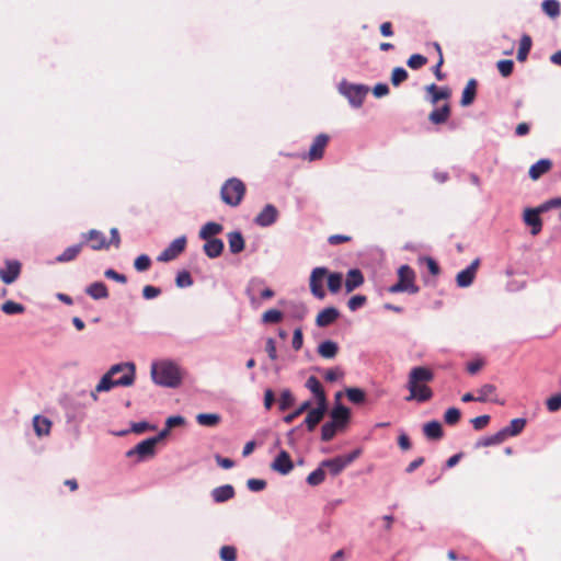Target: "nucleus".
Masks as SVG:
<instances>
[{"instance_id": "nucleus-1", "label": "nucleus", "mask_w": 561, "mask_h": 561, "mask_svg": "<svg viewBox=\"0 0 561 561\" xmlns=\"http://www.w3.org/2000/svg\"><path fill=\"white\" fill-rule=\"evenodd\" d=\"M136 366L131 362L115 364L102 376L95 386L96 392H106L114 387H129L135 382Z\"/></svg>"}, {"instance_id": "nucleus-2", "label": "nucleus", "mask_w": 561, "mask_h": 561, "mask_svg": "<svg viewBox=\"0 0 561 561\" xmlns=\"http://www.w3.org/2000/svg\"><path fill=\"white\" fill-rule=\"evenodd\" d=\"M434 379L433 371L425 366L413 367L408 377L407 389L410 394L407 401L426 402L433 398L432 389L426 385Z\"/></svg>"}, {"instance_id": "nucleus-3", "label": "nucleus", "mask_w": 561, "mask_h": 561, "mask_svg": "<svg viewBox=\"0 0 561 561\" xmlns=\"http://www.w3.org/2000/svg\"><path fill=\"white\" fill-rule=\"evenodd\" d=\"M151 377L157 385L168 388H176L182 381L179 366L171 360L153 363Z\"/></svg>"}, {"instance_id": "nucleus-4", "label": "nucleus", "mask_w": 561, "mask_h": 561, "mask_svg": "<svg viewBox=\"0 0 561 561\" xmlns=\"http://www.w3.org/2000/svg\"><path fill=\"white\" fill-rule=\"evenodd\" d=\"M245 194L244 183L237 179H228L221 186L220 197L222 202L231 207H237L243 199Z\"/></svg>"}, {"instance_id": "nucleus-5", "label": "nucleus", "mask_w": 561, "mask_h": 561, "mask_svg": "<svg viewBox=\"0 0 561 561\" xmlns=\"http://www.w3.org/2000/svg\"><path fill=\"white\" fill-rule=\"evenodd\" d=\"M398 282L388 288L391 294H417L420 287L415 285V273L409 265H401L398 270Z\"/></svg>"}, {"instance_id": "nucleus-6", "label": "nucleus", "mask_w": 561, "mask_h": 561, "mask_svg": "<svg viewBox=\"0 0 561 561\" xmlns=\"http://www.w3.org/2000/svg\"><path fill=\"white\" fill-rule=\"evenodd\" d=\"M337 90L347 99L352 107L358 108L363 105L369 88L365 84L351 83L346 80H342L339 83Z\"/></svg>"}, {"instance_id": "nucleus-7", "label": "nucleus", "mask_w": 561, "mask_h": 561, "mask_svg": "<svg viewBox=\"0 0 561 561\" xmlns=\"http://www.w3.org/2000/svg\"><path fill=\"white\" fill-rule=\"evenodd\" d=\"M327 275L328 268L322 266L313 268L310 275V291L316 298L321 300L324 299L327 295L323 288V282Z\"/></svg>"}, {"instance_id": "nucleus-8", "label": "nucleus", "mask_w": 561, "mask_h": 561, "mask_svg": "<svg viewBox=\"0 0 561 561\" xmlns=\"http://www.w3.org/2000/svg\"><path fill=\"white\" fill-rule=\"evenodd\" d=\"M186 237L181 236L174 239L157 257L159 262H170L176 259L186 247Z\"/></svg>"}, {"instance_id": "nucleus-9", "label": "nucleus", "mask_w": 561, "mask_h": 561, "mask_svg": "<svg viewBox=\"0 0 561 561\" xmlns=\"http://www.w3.org/2000/svg\"><path fill=\"white\" fill-rule=\"evenodd\" d=\"M154 439L150 437L138 443L134 448L127 450L126 457L130 458L134 456L138 457V461H142L147 458H151L156 455Z\"/></svg>"}, {"instance_id": "nucleus-10", "label": "nucleus", "mask_w": 561, "mask_h": 561, "mask_svg": "<svg viewBox=\"0 0 561 561\" xmlns=\"http://www.w3.org/2000/svg\"><path fill=\"white\" fill-rule=\"evenodd\" d=\"M81 238L83 245L85 244V242H90V248L93 251L108 249L110 247V243L107 242L105 234L96 229H91L88 232L82 233Z\"/></svg>"}, {"instance_id": "nucleus-11", "label": "nucleus", "mask_w": 561, "mask_h": 561, "mask_svg": "<svg viewBox=\"0 0 561 561\" xmlns=\"http://www.w3.org/2000/svg\"><path fill=\"white\" fill-rule=\"evenodd\" d=\"M21 274V263L18 260H7L4 267L0 268V279L10 285L14 283Z\"/></svg>"}, {"instance_id": "nucleus-12", "label": "nucleus", "mask_w": 561, "mask_h": 561, "mask_svg": "<svg viewBox=\"0 0 561 561\" xmlns=\"http://www.w3.org/2000/svg\"><path fill=\"white\" fill-rule=\"evenodd\" d=\"M277 218H278V210H277V208L274 205H272V204H267L255 216L254 222L259 227L266 228V227H270L273 224H275Z\"/></svg>"}, {"instance_id": "nucleus-13", "label": "nucleus", "mask_w": 561, "mask_h": 561, "mask_svg": "<svg viewBox=\"0 0 561 561\" xmlns=\"http://www.w3.org/2000/svg\"><path fill=\"white\" fill-rule=\"evenodd\" d=\"M271 468L283 476L288 474L294 468L289 454L286 450H280L271 463Z\"/></svg>"}, {"instance_id": "nucleus-14", "label": "nucleus", "mask_w": 561, "mask_h": 561, "mask_svg": "<svg viewBox=\"0 0 561 561\" xmlns=\"http://www.w3.org/2000/svg\"><path fill=\"white\" fill-rule=\"evenodd\" d=\"M480 264V260L476 259L471 262L469 266H467L465 270L460 271L457 274L456 283L458 287L466 288L469 287L474 279L477 268Z\"/></svg>"}, {"instance_id": "nucleus-15", "label": "nucleus", "mask_w": 561, "mask_h": 561, "mask_svg": "<svg viewBox=\"0 0 561 561\" xmlns=\"http://www.w3.org/2000/svg\"><path fill=\"white\" fill-rule=\"evenodd\" d=\"M541 213H545V210H539V207L527 208L524 211V221L527 226L531 227L533 236H537L542 229V221L539 217Z\"/></svg>"}, {"instance_id": "nucleus-16", "label": "nucleus", "mask_w": 561, "mask_h": 561, "mask_svg": "<svg viewBox=\"0 0 561 561\" xmlns=\"http://www.w3.org/2000/svg\"><path fill=\"white\" fill-rule=\"evenodd\" d=\"M327 409L328 404H318L317 408L311 409L308 412L304 421V425H306L309 432H312L316 428V426L322 421L327 412Z\"/></svg>"}, {"instance_id": "nucleus-17", "label": "nucleus", "mask_w": 561, "mask_h": 561, "mask_svg": "<svg viewBox=\"0 0 561 561\" xmlns=\"http://www.w3.org/2000/svg\"><path fill=\"white\" fill-rule=\"evenodd\" d=\"M329 141L325 134H319L312 141L308 157L310 161L321 159L323 157L324 148Z\"/></svg>"}, {"instance_id": "nucleus-18", "label": "nucleus", "mask_w": 561, "mask_h": 561, "mask_svg": "<svg viewBox=\"0 0 561 561\" xmlns=\"http://www.w3.org/2000/svg\"><path fill=\"white\" fill-rule=\"evenodd\" d=\"M331 422L344 428L350 422L351 412L345 405L337 403L331 411Z\"/></svg>"}, {"instance_id": "nucleus-19", "label": "nucleus", "mask_w": 561, "mask_h": 561, "mask_svg": "<svg viewBox=\"0 0 561 561\" xmlns=\"http://www.w3.org/2000/svg\"><path fill=\"white\" fill-rule=\"evenodd\" d=\"M340 317V311L335 307H327L322 309L316 319V323L320 328L332 324Z\"/></svg>"}, {"instance_id": "nucleus-20", "label": "nucleus", "mask_w": 561, "mask_h": 561, "mask_svg": "<svg viewBox=\"0 0 561 561\" xmlns=\"http://www.w3.org/2000/svg\"><path fill=\"white\" fill-rule=\"evenodd\" d=\"M306 388L313 393L317 404H328L325 392L317 377L310 376L306 381Z\"/></svg>"}, {"instance_id": "nucleus-21", "label": "nucleus", "mask_w": 561, "mask_h": 561, "mask_svg": "<svg viewBox=\"0 0 561 561\" xmlns=\"http://www.w3.org/2000/svg\"><path fill=\"white\" fill-rule=\"evenodd\" d=\"M364 284V275L358 268H351L346 274L345 289L352 293Z\"/></svg>"}, {"instance_id": "nucleus-22", "label": "nucleus", "mask_w": 561, "mask_h": 561, "mask_svg": "<svg viewBox=\"0 0 561 561\" xmlns=\"http://www.w3.org/2000/svg\"><path fill=\"white\" fill-rule=\"evenodd\" d=\"M234 494V489L231 484L220 485L211 491V497L215 503L227 502L231 500Z\"/></svg>"}, {"instance_id": "nucleus-23", "label": "nucleus", "mask_w": 561, "mask_h": 561, "mask_svg": "<svg viewBox=\"0 0 561 561\" xmlns=\"http://www.w3.org/2000/svg\"><path fill=\"white\" fill-rule=\"evenodd\" d=\"M324 469H329L331 476H339L347 466L341 456L324 459L320 462Z\"/></svg>"}, {"instance_id": "nucleus-24", "label": "nucleus", "mask_w": 561, "mask_h": 561, "mask_svg": "<svg viewBox=\"0 0 561 561\" xmlns=\"http://www.w3.org/2000/svg\"><path fill=\"white\" fill-rule=\"evenodd\" d=\"M205 241L206 242L203 245V250L209 259H216L221 255L225 248L222 240L210 239Z\"/></svg>"}, {"instance_id": "nucleus-25", "label": "nucleus", "mask_w": 561, "mask_h": 561, "mask_svg": "<svg viewBox=\"0 0 561 561\" xmlns=\"http://www.w3.org/2000/svg\"><path fill=\"white\" fill-rule=\"evenodd\" d=\"M229 251L232 254H238L244 250L245 243L243 236L240 231H231L227 234Z\"/></svg>"}, {"instance_id": "nucleus-26", "label": "nucleus", "mask_w": 561, "mask_h": 561, "mask_svg": "<svg viewBox=\"0 0 561 561\" xmlns=\"http://www.w3.org/2000/svg\"><path fill=\"white\" fill-rule=\"evenodd\" d=\"M317 351L321 357L332 359L337 355L339 345L334 341L325 340L319 344Z\"/></svg>"}, {"instance_id": "nucleus-27", "label": "nucleus", "mask_w": 561, "mask_h": 561, "mask_svg": "<svg viewBox=\"0 0 561 561\" xmlns=\"http://www.w3.org/2000/svg\"><path fill=\"white\" fill-rule=\"evenodd\" d=\"M87 295L95 300L105 299L108 297V290L103 282H94L85 288Z\"/></svg>"}, {"instance_id": "nucleus-28", "label": "nucleus", "mask_w": 561, "mask_h": 561, "mask_svg": "<svg viewBox=\"0 0 561 561\" xmlns=\"http://www.w3.org/2000/svg\"><path fill=\"white\" fill-rule=\"evenodd\" d=\"M477 84L476 79H470L467 82L460 100L461 106H469L473 103L477 95Z\"/></svg>"}, {"instance_id": "nucleus-29", "label": "nucleus", "mask_w": 561, "mask_h": 561, "mask_svg": "<svg viewBox=\"0 0 561 561\" xmlns=\"http://www.w3.org/2000/svg\"><path fill=\"white\" fill-rule=\"evenodd\" d=\"M552 167L550 159H540L534 163L529 169V176L531 180H538L542 174L547 173Z\"/></svg>"}, {"instance_id": "nucleus-30", "label": "nucleus", "mask_w": 561, "mask_h": 561, "mask_svg": "<svg viewBox=\"0 0 561 561\" xmlns=\"http://www.w3.org/2000/svg\"><path fill=\"white\" fill-rule=\"evenodd\" d=\"M222 229V225L215 221H208L201 228L198 236L202 240H210L214 239V236L219 234Z\"/></svg>"}, {"instance_id": "nucleus-31", "label": "nucleus", "mask_w": 561, "mask_h": 561, "mask_svg": "<svg viewBox=\"0 0 561 561\" xmlns=\"http://www.w3.org/2000/svg\"><path fill=\"white\" fill-rule=\"evenodd\" d=\"M526 426V419L518 417L511 421L510 425L500 430L502 433H504V437L507 438L508 436H517L523 432V430Z\"/></svg>"}, {"instance_id": "nucleus-32", "label": "nucleus", "mask_w": 561, "mask_h": 561, "mask_svg": "<svg viewBox=\"0 0 561 561\" xmlns=\"http://www.w3.org/2000/svg\"><path fill=\"white\" fill-rule=\"evenodd\" d=\"M83 248V242L73 244L65 249V251L56 257L58 263H67L73 261Z\"/></svg>"}, {"instance_id": "nucleus-33", "label": "nucleus", "mask_w": 561, "mask_h": 561, "mask_svg": "<svg viewBox=\"0 0 561 561\" xmlns=\"http://www.w3.org/2000/svg\"><path fill=\"white\" fill-rule=\"evenodd\" d=\"M423 433L428 439H440L443 437V427L438 421H431L423 426Z\"/></svg>"}, {"instance_id": "nucleus-34", "label": "nucleus", "mask_w": 561, "mask_h": 561, "mask_svg": "<svg viewBox=\"0 0 561 561\" xmlns=\"http://www.w3.org/2000/svg\"><path fill=\"white\" fill-rule=\"evenodd\" d=\"M450 115V107L448 104H444L442 107L439 108H435L434 111H432L428 115V119L433 123V124H443L445 123L448 117Z\"/></svg>"}, {"instance_id": "nucleus-35", "label": "nucleus", "mask_w": 561, "mask_h": 561, "mask_svg": "<svg viewBox=\"0 0 561 561\" xmlns=\"http://www.w3.org/2000/svg\"><path fill=\"white\" fill-rule=\"evenodd\" d=\"M33 426L37 436H44L49 434L51 422L47 417L36 415L33 419Z\"/></svg>"}, {"instance_id": "nucleus-36", "label": "nucleus", "mask_w": 561, "mask_h": 561, "mask_svg": "<svg viewBox=\"0 0 561 561\" xmlns=\"http://www.w3.org/2000/svg\"><path fill=\"white\" fill-rule=\"evenodd\" d=\"M503 434L504 433L499 431L497 433H495L493 435L482 437L476 443V447L480 448V447L500 445L501 443H503L506 439Z\"/></svg>"}, {"instance_id": "nucleus-37", "label": "nucleus", "mask_w": 561, "mask_h": 561, "mask_svg": "<svg viewBox=\"0 0 561 561\" xmlns=\"http://www.w3.org/2000/svg\"><path fill=\"white\" fill-rule=\"evenodd\" d=\"M196 421L202 426L213 427L220 422V415L217 413H199Z\"/></svg>"}, {"instance_id": "nucleus-38", "label": "nucleus", "mask_w": 561, "mask_h": 561, "mask_svg": "<svg viewBox=\"0 0 561 561\" xmlns=\"http://www.w3.org/2000/svg\"><path fill=\"white\" fill-rule=\"evenodd\" d=\"M531 48V38L528 35H523L517 50V60L525 61Z\"/></svg>"}, {"instance_id": "nucleus-39", "label": "nucleus", "mask_w": 561, "mask_h": 561, "mask_svg": "<svg viewBox=\"0 0 561 561\" xmlns=\"http://www.w3.org/2000/svg\"><path fill=\"white\" fill-rule=\"evenodd\" d=\"M426 90L432 94V103H437L439 100L448 99L450 96V91L448 88L439 90L435 83L430 84Z\"/></svg>"}, {"instance_id": "nucleus-40", "label": "nucleus", "mask_w": 561, "mask_h": 561, "mask_svg": "<svg viewBox=\"0 0 561 561\" xmlns=\"http://www.w3.org/2000/svg\"><path fill=\"white\" fill-rule=\"evenodd\" d=\"M541 7L543 12L552 19L560 15V3L558 0H543Z\"/></svg>"}, {"instance_id": "nucleus-41", "label": "nucleus", "mask_w": 561, "mask_h": 561, "mask_svg": "<svg viewBox=\"0 0 561 561\" xmlns=\"http://www.w3.org/2000/svg\"><path fill=\"white\" fill-rule=\"evenodd\" d=\"M339 430L342 428L331 421L324 423L321 428V439L323 442H330Z\"/></svg>"}, {"instance_id": "nucleus-42", "label": "nucleus", "mask_w": 561, "mask_h": 561, "mask_svg": "<svg viewBox=\"0 0 561 561\" xmlns=\"http://www.w3.org/2000/svg\"><path fill=\"white\" fill-rule=\"evenodd\" d=\"M325 479V471L322 465L320 463L319 467L309 473L307 477V483L309 485L316 486L321 484Z\"/></svg>"}, {"instance_id": "nucleus-43", "label": "nucleus", "mask_w": 561, "mask_h": 561, "mask_svg": "<svg viewBox=\"0 0 561 561\" xmlns=\"http://www.w3.org/2000/svg\"><path fill=\"white\" fill-rule=\"evenodd\" d=\"M327 276H328L329 290L332 294H336L342 287L343 275L341 273L335 272V273L328 274Z\"/></svg>"}, {"instance_id": "nucleus-44", "label": "nucleus", "mask_w": 561, "mask_h": 561, "mask_svg": "<svg viewBox=\"0 0 561 561\" xmlns=\"http://www.w3.org/2000/svg\"><path fill=\"white\" fill-rule=\"evenodd\" d=\"M1 310L5 314H19L24 312L25 307L22 304L15 302L13 300H7L1 305Z\"/></svg>"}, {"instance_id": "nucleus-45", "label": "nucleus", "mask_w": 561, "mask_h": 561, "mask_svg": "<svg viewBox=\"0 0 561 561\" xmlns=\"http://www.w3.org/2000/svg\"><path fill=\"white\" fill-rule=\"evenodd\" d=\"M346 396L352 403L362 404L365 401V392L359 388H347Z\"/></svg>"}, {"instance_id": "nucleus-46", "label": "nucleus", "mask_w": 561, "mask_h": 561, "mask_svg": "<svg viewBox=\"0 0 561 561\" xmlns=\"http://www.w3.org/2000/svg\"><path fill=\"white\" fill-rule=\"evenodd\" d=\"M496 388L494 385L485 383L481 388L478 389V396L476 397V401L485 402L489 400L490 396L495 392Z\"/></svg>"}, {"instance_id": "nucleus-47", "label": "nucleus", "mask_w": 561, "mask_h": 561, "mask_svg": "<svg viewBox=\"0 0 561 561\" xmlns=\"http://www.w3.org/2000/svg\"><path fill=\"white\" fill-rule=\"evenodd\" d=\"M311 407L310 401L302 402L298 409H296L294 412L287 414L284 416L283 421L287 424L293 423L295 419H297L301 413L305 411H308Z\"/></svg>"}, {"instance_id": "nucleus-48", "label": "nucleus", "mask_w": 561, "mask_h": 561, "mask_svg": "<svg viewBox=\"0 0 561 561\" xmlns=\"http://www.w3.org/2000/svg\"><path fill=\"white\" fill-rule=\"evenodd\" d=\"M294 401H295V399H294V396L290 392V390L289 389L283 390L280 393V398H279V410L286 411L294 404Z\"/></svg>"}, {"instance_id": "nucleus-49", "label": "nucleus", "mask_w": 561, "mask_h": 561, "mask_svg": "<svg viewBox=\"0 0 561 561\" xmlns=\"http://www.w3.org/2000/svg\"><path fill=\"white\" fill-rule=\"evenodd\" d=\"M408 79V71L403 67H396L391 73V83L398 87Z\"/></svg>"}, {"instance_id": "nucleus-50", "label": "nucleus", "mask_w": 561, "mask_h": 561, "mask_svg": "<svg viewBox=\"0 0 561 561\" xmlns=\"http://www.w3.org/2000/svg\"><path fill=\"white\" fill-rule=\"evenodd\" d=\"M175 284L180 288H186L193 285V278L187 271H182L178 273Z\"/></svg>"}, {"instance_id": "nucleus-51", "label": "nucleus", "mask_w": 561, "mask_h": 561, "mask_svg": "<svg viewBox=\"0 0 561 561\" xmlns=\"http://www.w3.org/2000/svg\"><path fill=\"white\" fill-rule=\"evenodd\" d=\"M366 301H367L366 296L355 295L348 299L347 307L351 311H356L359 308L364 307Z\"/></svg>"}, {"instance_id": "nucleus-52", "label": "nucleus", "mask_w": 561, "mask_h": 561, "mask_svg": "<svg viewBox=\"0 0 561 561\" xmlns=\"http://www.w3.org/2000/svg\"><path fill=\"white\" fill-rule=\"evenodd\" d=\"M283 313L277 309H270L263 313L262 320L265 323H277L282 320Z\"/></svg>"}, {"instance_id": "nucleus-53", "label": "nucleus", "mask_w": 561, "mask_h": 561, "mask_svg": "<svg viewBox=\"0 0 561 561\" xmlns=\"http://www.w3.org/2000/svg\"><path fill=\"white\" fill-rule=\"evenodd\" d=\"M219 556L222 561H236L237 549L233 546H224L219 551Z\"/></svg>"}, {"instance_id": "nucleus-54", "label": "nucleus", "mask_w": 561, "mask_h": 561, "mask_svg": "<svg viewBox=\"0 0 561 561\" xmlns=\"http://www.w3.org/2000/svg\"><path fill=\"white\" fill-rule=\"evenodd\" d=\"M426 62H427V58L425 56L420 55V54H413L408 59L407 65L411 69L415 70V69H420L421 67H423Z\"/></svg>"}, {"instance_id": "nucleus-55", "label": "nucleus", "mask_w": 561, "mask_h": 561, "mask_svg": "<svg viewBox=\"0 0 561 561\" xmlns=\"http://www.w3.org/2000/svg\"><path fill=\"white\" fill-rule=\"evenodd\" d=\"M460 410L457 408H449L444 415V421L448 425H455L460 420Z\"/></svg>"}, {"instance_id": "nucleus-56", "label": "nucleus", "mask_w": 561, "mask_h": 561, "mask_svg": "<svg viewBox=\"0 0 561 561\" xmlns=\"http://www.w3.org/2000/svg\"><path fill=\"white\" fill-rule=\"evenodd\" d=\"M497 69L503 77L512 75L514 69V62L511 59H503L497 62Z\"/></svg>"}, {"instance_id": "nucleus-57", "label": "nucleus", "mask_w": 561, "mask_h": 561, "mask_svg": "<svg viewBox=\"0 0 561 561\" xmlns=\"http://www.w3.org/2000/svg\"><path fill=\"white\" fill-rule=\"evenodd\" d=\"M151 265V260L147 254L139 255L134 263L135 268L138 272H145L147 271Z\"/></svg>"}, {"instance_id": "nucleus-58", "label": "nucleus", "mask_w": 561, "mask_h": 561, "mask_svg": "<svg viewBox=\"0 0 561 561\" xmlns=\"http://www.w3.org/2000/svg\"><path fill=\"white\" fill-rule=\"evenodd\" d=\"M547 409L550 412H557L561 409V392L550 397L547 402Z\"/></svg>"}, {"instance_id": "nucleus-59", "label": "nucleus", "mask_w": 561, "mask_h": 561, "mask_svg": "<svg viewBox=\"0 0 561 561\" xmlns=\"http://www.w3.org/2000/svg\"><path fill=\"white\" fill-rule=\"evenodd\" d=\"M247 486L252 492H260L266 488V481L263 479H249Z\"/></svg>"}, {"instance_id": "nucleus-60", "label": "nucleus", "mask_w": 561, "mask_h": 561, "mask_svg": "<svg viewBox=\"0 0 561 561\" xmlns=\"http://www.w3.org/2000/svg\"><path fill=\"white\" fill-rule=\"evenodd\" d=\"M104 276L121 284H125L127 282V277L124 274H121L113 268H107L104 272Z\"/></svg>"}, {"instance_id": "nucleus-61", "label": "nucleus", "mask_w": 561, "mask_h": 561, "mask_svg": "<svg viewBox=\"0 0 561 561\" xmlns=\"http://www.w3.org/2000/svg\"><path fill=\"white\" fill-rule=\"evenodd\" d=\"M343 375H344V373L339 367H335V368L328 369L325 371L324 379L329 382H334L339 378H341Z\"/></svg>"}, {"instance_id": "nucleus-62", "label": "nucleus", "mask_w": 561, "mask_h": 561, "mask_svg": "<svg viewBox=\"0 0 561 561\" xmlns=\"http://www.w3.org/2000/svg\"><path fill=\"white\" fill-rule=\"evenodd\" d=\"M161 294V289L159 287H154L151 285H147L142 289V296L145 299H153Z\"/></svg>"}, {"instance_id": "nucleus-63", "label": "nucleus", "mask_w": 561, "mask_h": 561, "mask_svg": "<svg viewBox=\"0 0 561 561\" xmlns=\"http://www.w3.org/2000/svg\"><path fill=\"white\" fill-rule=\"evenodd\" d=\"M490 422L489 415H480L471 420L472 426L476 431H480L488 425Z\"/></svg>"}, {"instance_id": "nucleus-64", "label": "nucleus", "mask_w": 561, "mask_h": 561, "mask_svg": "<svg viewBox=\"0 0 561 561\" xmlns=\"http://www.w3.org/2000/svg\"><path fill=\"white\" fill-rule=\"evenodd\" d=\"M291 344H293V348L295 351H299L301 347H302V344H304V337H302V331L300 328H297L295 331H294V335H293V341H291Z\"/></svg>"}]
</instances>
